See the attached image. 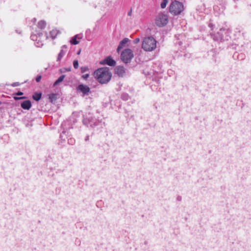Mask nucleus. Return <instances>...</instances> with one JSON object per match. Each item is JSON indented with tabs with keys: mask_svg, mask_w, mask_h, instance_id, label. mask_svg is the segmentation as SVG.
<instances>
[{
	"mask_svg": "<svg viewBox=\"0 0 251 251\" xmlns=\"http://www.w3.org/2000/svg\"><path fill=\"white\" fill-rule=\"evenodd\" d=\"M216 7H214V9L216 10Z\"/></svg>",
	"mask_w": 251,
	"mask_h": 251,
	"instance_id": "obj_43",
	"label": "nucleus"
},
{
	"mask_svg": "<svg viewBox=\"0 0 251 251\" xmlns=\"http://www.w3.org/2000/svg\"><path fill=\"white\" fill-rule=\"evenodd\" d=\"M46 25V23L44 20L39 21L38 23V28L40 29H44Z\"/></svg>",
	"mask_w": 251,
	"mask_h": 251,
	"instance_id": "obj_16",
	"label": "nucleus"
},
{
	"mask_svg": "<svg viewBox=\"0 0 251 251\" xmlns=\"http://www.w3.org/2000/svg\"><path fill=\"white\" fill-rule=\"evenodd\" d=\"M23 95V93L21 92H17V96H21Z\"/></svg>",
	"mask_w": 251,
	"mask_h": 251,
	"instance_id": "obj_32",
	"label": "nucleus"
},
{
	"mask_svg": "<svg viewBox=\"0 0 251 251\" xmlns=\"http://www.w3.org/2000/svg\"><path fill=\"white\" fill-rule=\"evenodd\" d=\"M211 36L214 41H222L224 40L223 37L220 32H218L217 35L211 34Z\"/></svg>",
	"mask_w": 251,
	"mask_h": 251,
	"instance_id": "obj_14",
	"label": "nucleus"
},
{
	"mask_svg": "<svg viewBox=\"0 0 251 251\" xmlns=\"http://www.w3.org/2000/svg\"><path fill=\"white\" fill-rule=\"evenodd\" d=\"M223 30L222 28L220 29V31L221 32Z\"/></svg>",
	"mask_w": 251,
	"mask_h": 251,
	"instance_id": "obj_44",
	"label": "nucleus"
},
{
	"mask_svg": "<svg viewBox=\"0 0 251 251\" xmlns=\"http://www.w3.org/2000/svg\"><path fill=\"white\" fill-rule=\"evenodd\" d=\"M80 52V50L78 51V52H77V54H79Z\"/></svg>",
	"mask_w": 251,
	"mask_h": 251,
	"instance_id": "obj_42",
	"label": "nucleus"
},
{
	"mask_svg": "<svg viewBox=\"0 0 251 251\" xmlns=\"http://www.w3.org/2000/svg\"><path fill=\"white\" fill-rule=\"evenodd\" d=\"M75 139L74 138H70L68 139V143L71 145H73L75 144Z\"/></svg>",
	"mask_w": 251,
	"mask_h": 251,
	"instance_id": "obj_24",
	"label": "nucleus"
},
{
	"mask_svg": "<svg viewBox=\"0 0 251 251\" xmlns=\"http://www.w3.org/2000/svg\"><path fill=\"white\" fill-rule=\"evenodd\" d=\"M57 94L52 93V94H50V95H49V98L50 102H54L57 99Z\"/></svg>",
	"mask_w": 251,
	"mask_h": 251,
	"instance_id": "obj_17",
	"label": "nucleus"
},
{
	"mask_svg": "<svg viewBox=\"0 0 251 251\" xmlns=\"http://www.w3.org/2000/svg\"><path fill=\"white\" fill-rule=\"evenodd\" d=\"M133 56V52L129 49H125L121 54V59L125 63H129Z\"/></svg>",
	"mask_w": 251,
	"mask_h": 251,
	"instance_id": "obj_5",
	"label": "nucleus"
},
{
	"mask_svg": "<svg viewBox=\"0 0 251 251\" xmlns=\"http://www.w3.org/2000/svg\"><path fill=\"white\" fill-rule=\"evenodd\" d=\"M1 101H0V105L1 104Z\"/></svg>",
	"mask_w": 251,
	"mask_h": 251,
	"instance_id": "obj_45",
	"label": "nucleus"
},
{
	"mask_svg": "<svg viewBox=\"0 0 251 251\" xmlns=\"http://www.w3.org/2000/svg\"><path fill=\"white\" fill-rule=\"evenodd\" d=\"M115 72L119 76L122 77L125 74V69L123 66H117L115 69Z\"/></svg>",
	"mask_w": 251,
	"mask_h": 251,
	"instance_id": "obj_10",
	"label": "nucleus"
},
{
	"mask_svg": "<svg viewBox=\"0 0 251 251\" xmlns=\"http://www.w3.org/2000/svg\"><path fill=\"white\" fill-rule=\"evenodd\" d=\"M168 22V16L166 14H160L155 19V24L159 27L165 25Z\"/></svg>",
	"mask_w": 251,
	"mask_h": 251,
	"instance_id": "obj_6",
	"label": "nucleus"
},
{
	"mask_svg": "<svg viewBox=\"0 0 251 251\" xmlns=\"http://www.w3.org/2000/svg\"><path fill=\"white\" fill-rule=\"evenodd\" d=\"M80 69L81 73H84L89 70V68L87 66L81 67Z\"/></svg>",
	"mask_w": 251,
	"mask_h": 251,
	"instance_id": "obj_25",
	"label": "nucleus"
},
{
	"mask_svg": "<svg viewBox=\"0 0 251 251\" xmlns=\"http://www.w3.org/2000/svg\"><path fill=\"white\" fill-rule=\"evenodd\" d=\"M12 86H16V83H13L12 84Z\"/></svg>",
	"mask_w": 251,
	"mask_h": 251,
	"instance_id": "obj_38",
	"label": "nucleus"
},
{
	"mask_svg": "<svg viewBox=\"0 0 251 251\" xmlns=\"http://www.w3.org/2000/svg\"><path fill=\"white\" fill-rule=\"evenodd\" d=\"M156 41L152 36L145 38L142 41V48L146 51H151L156 48Z\"/></svg>",
	"mask_w": 251,
	"mask_h": 251,
	"instance_id": "obj_2",
	"label": "nucleus"
},
{
	"mask_svg": "<svg viewBox=\"0 0 251 251\" xmlns=\"http://www.w3.org/2000/svg\"><path fill=\"white\" fill-rule=\"evenodd\" d=\"M89 140V136L88 135H87L86 137H85V141H87Z\"/></svg>",
	"mask_w": 251,
	"mask_h": 251,
	"instance_id": "obj_34",
	"label": "nucleus"
},
{
	"mask_svg": "<svg viewBox=\"0 0 251 251\" xmlns=\"http://www.w3.org/2000/svg\"><path fill=\"white\" fill-rule=\"evenodd\" d=\"M65 77V75H64L60 76L59 78L54 82L53 86H56L58 85L60 83L62 82Z\"/></svg>",
	"mask_w": 251,
	"mask_h": 251,
	"instance_id": "obj_18",
	"label": "nucleus"
},
{
	"mask_svg": "<svg viewBox=\"0 0 251 251\" xmlns=\"http://www.w3.org/2000/svg\"><path fill=\"white\" fill-rule=\"evenodd\" d=\"M181 199H182L181 197V196H178L177 197V198H176V200H177V201H181Z\"/></svg>",
	"mask_w": 251,
	"mask_h": 251,
	"instance_id": "obj_30",
	"label": "nucleus"
},
{
	"mask_svg": "<svg viewBox=\"0 0 251 251\" xmlns=\"http://www.w3.org/2000/svg\"><path fill=\"white\" fill-rule=\"evenodd\" d=\"M235 2L238 1L239 0H233Z\"/></svg>",
	"mask_w": 251,
	"mask_h": 251,
	"instance_id": "obj_39",
	"label": "nucleus"
},
{
	"mask_svg": "<svg viewBox=\"0 0 251 251\" xmlns=\"http://www.w3.org/2000/svg\"><path fill=\"white\" fill-rule=\"evenodd\" d=\"M94 74L98 81L101 84L107 83L111 78V73L107 67L97 69L95 71Z\"/></svg>",
	"mask_w": 251,
	"mask_h": 251,
	"instance_id": "obj_1",
	"label": "nucleus"
},
{
	"mask_svg": "<svg viewBox=\"0 0 251 251\" xmlns=\"http://www.w3.org/2000/svg\"><path fill=\"white\" fill-rule=\"evenodd\" d=\"M168 2V0H163L161 3V7L162 8H165Z\"/></svg>",
	"mask_w": 251,
	"mask_h": 251,
	"instance_id": "obj_23",
	"label": "nucleus"
},
{
	"mask_svg": "<svg viewBox=\"0 0 251 251\" xmlns=\"http://www.w3.org/2000/svg\"><path fill=\"white\" fill-rule=\"evenodd\" d=\"M67 47L66 45H63L62 47V49L63 50L64 48L65 49H67Z\"/></svg>",
	"mask_w": 251,
	"mask_h": 251,
	"instance_id": "obj_36",
	"label": "nucleus"
},
{
	"mask_svg": "<svg viewBox=\"0 0 251 251\" xmlns=\"http://www.w3.org/2000/svg\"><path fill=\"white\" fill-rule=\"evenodd\" d=\"M83 35L82 34H76L74 36L70 41L72 45H77L79 43V41L77 39L80 40L82 38Z\"/></svg>",
	"mask_w": 251,
	"mask_h": 251,
	"instance_id": "obj_11",
	"label": "nucleus"
},
{
	"mask_svg": "<svg viewBox=\"0 0 251 251\" xmlns=\"http://www.w3.org/2000/svg\"><path fill=\"white\" fill-rule=\"evenodd\" d=\"M100 63L101 64H106L110 66H114L116 65V61L110 56L106 57Z\"/></svg>",
	"mask_w": 251,
	"mask_h": 251,
	"instance_id": "obj_8",
	"label": "nucleus"
},
{
	"mask_svg": "<svg viewBox=\"0 0 251 251\" xmlns=\"http://www.w3.org/2000/svg\"><path fill=\"white\" fill-rule=\"evenodd\" d=\"M121 98L124 100H127L129 98V96L128 94L124 93L122 94Z\"/></svg>",
	"mask_w": 251,
	"mask_h": 251,
	"instance_id": "obj_22",
	"label": "nucleus"
},
{
	"mask_svg": "<svg viewBox=\"0 0 251 251\" xmlns=\"http://www.w3.org/2000/svg\"><path fill=\"white\" fill-rule=\"evenodd\" d=\"M41 77H42V76L41 75H38L37 76V77L36 78V81L37 82H39L41 80Z\"/></svg>",
	"mask_w": 251,
	"mask_h": 251,
	"instance_id": "obj_28",
	"label": "nucleus"
},
{
	"mask_svg": "<svg viewBox=\"0 0 251 251\" xmlns=\"http://www.w3.org/2000/svg\"><path fill=\"white\" fill-rule=\"evenodd\" d=\"M89 76V74H85V75H83L81 76V77L85 79V80H86Z\"/></svg>",
	"mask_w": 251,
	"mask_h": 251,
	"instance_id": "obj_27",
	"label": "nucleus"
},
{
	"mask_svg": "<svg viewBox=\"0 0 251 251\" xmlns=\"http://www.w3.org/2000/svg\"><path fill=\"white\" fill-rule=\"evenodd\" d=\"M21 106L25 110H29L31 107V103L29 100H26L21 103Z\"/></svg>",
	"mask_w": 251,
	"mask_h": 251,
	"instance_id": "obj_13",
	"label": "nucleus"
},
{
	"mask_svg": "<svg viewBox=\"0 0 251 251\" xmlns=\"http://www.w3.org/2000/svg\"><path fill=\"white\" fill-rule=\"evenodd\" d=\"M132 14V9H131L127 13V15L130 16Z\"/></svg>",
	"mask_w": 251,
	"mask_h": 251,
	"instance_id": "obj_31",
	"label": "nucleus"
},
{
	"mask_svg": "<svg viewBox=\"0 0 251 251\" xmlns=\"http://www.w3.org/2000/svg\"><path fill=\"white\" fill-rule=\"evenodd\" d=\"M46 39H48V36L47 35V34L46 33Z\"/></svg>",
	"mask_w": 251,
	"mask_h": 251,
	"instance_id": "obj_41",
	"label": "nucleus"
},
{
	"mask_svg": "<svg viewBox=\"0 0 251 251\" xmlns=\"http://www.w3.org/2000/svg\"><path fill=\"white\" fill-rule=\"evenodd\" d=\"M36 19L35 18H34V19H32V21L34 23H35L36 22Z\"/></svg>",
	"mask_w": 251,
	"mask_h": 251,
	"instance_id": "obj_37",
	"label": "nucleus"
},
{
	"mask_svg": "<svg viewBox=\"0 0 251 251\" xmlns=\"http://www.w3.org/2000/svg\"><path fill=\"white\" fill-rule=\"evenodd\" d=\"M183 4L177 0H174L171 2L169 6V11L174 15L180 14L183 10Z\"/></svg>",
	"mask_w": 251,
	"mask_h": 251,
	"instance_id": "obj_3",
	"label": "nucleus"
},
{
	"mask_svg": "<svg viewBox=\"0 0 251 251\" xmlns=\"http://www.w3.org/2000/svg\"><path fill=\"white\" fill-rule=\"evenodd\" d=\"M12 96H13V98L14 99V100H16V93H13V94H12Z\"/></svg>",
	"mask_w": 251,
	"mask_h": 251,
	"instance_id": "obj_35",
	"label": "nucleus"
},
{
	"mask_svg": "<svg viewBox=\"0 0 251 251\" xmlns=\"http://www.w3.org/2000/svg\"><path fill=\"white\" fill-rule=\"evenodd\" d=\"M60 32L58 30L56 29H53L50 31V35L52 39H54L55 38L56 36Z\"/></svg>",
	"mask_w": 251,
	"mask_h": 251,
	"instance_id": "obj_15",
	"label": "nucleus"
},
{
	"mask_svg": "<svg viewBox=\"0 0 251 251\" xmlns=\"http://www.w3.org/2000/svg\"><path fill=\"white\" fill-rule=\"evenodd\" d=\"M73 66L75 69H77L78 67V62L77 60H75L73 62Z\"/></svg>",
	"mask_w": 251,
	"mask_h": 251,
	"instance_id": "obj_26",
	"label": "nucleus"
},
{
	"mask_svg": "<svg viewBox=\"0 0 251 251\" xmlns=\"http://www.w3.org/2000/svg\"><path fill=\"white\" fill-rule=\"evenodd\" d=\"M35 45L37 47H41L43 45V43L41 41V38H39L37 41H35Z\"/></svg>",
	"mask_w": 251,
	"mask_h": 251,
	"instance_id": "obj_21",
	"label": "nucleus"
},
{
	"mask_svg": "<svg viewBox=\"0 0 251 251\" xmlns=\"http://www.w3.org/2000/svg\"><path fill=\"white\" fill-rule=\"evenodd\" d=\"M140 42V39L139 38H136L133 40V43L135 44H138Z\"/></svg>",
	"mask_w": 251,
	"mask_h": 251,
	"instance_id": "obj_29",
	"label": "nucleus"
},
{
	"mask_svg": "<svg viewBox=\"0 0 251 251\" xmlns=\"http://www.w3.org/2000/svg\"><path fill=\"white\" fill-rule=\"evenodd\" d=\"M129 41V40L127 38H125L123 39L119 43V45L117 48V51L118 52L126 46V45Z\"/></svg>",
	"mask_w": 251,
	"mask_h": 251,
	"instance_id": "obj_12",
	"label": "nucleus"
},
{
	"mask_svg": "<svg viewBox=\"0 0 251 251\" xmlns=\"http://www.w3.org/2000/svg\"><path fill=\"white\" fill-rule=\"evenodd\" d=\"M77 90L83 94V96L88 95L90 92V88L86 85L81 84L77 87Z\"/></svg>",
	"mask_w": 251,
	"mask_h": 251,
	"instance_id": "obj_7",
	"label": "nucleus"
},
{
	"mask_svg": "<svg viewBox=\"0 0 251 251\" xmlns=\"http://www.w3.org/2000/svg\"><path fill=\"white\" fill-rule=\"evenodd\" d=\"M41 96H42V94L41 93H35L33 95L32 98L35 100L38 101L41 99Z\"/></svg>",
	"mask_w": 251,
	"mask_h": 251,
	"instance_id": "obj_19",
	"label": "nucleus"
},
{
	"mask_svg": "<svg viewBox=\"0 0 251 251\" xmlns=\"http://www.w3.org/2000/svg\"><path fill=\"white\" fill-rule=\"evenodd\" d=\"M25 99V97H20V98L17 97V100H21V99Z\"/></svg>",
	"mask_w": 251,
	"mask_h": 251,
	"instance_id": "obj_33",
	"label": "nucleus"
},
{
	"mask_svg": "<svg viewBox=\"0 0 251 251\" xmlns=\"http://www.w3.org/2000/svg\"><path fill=\"white\" fill-rule=\"evenodd\" d=\"M83 123L87 127H91L92 128L99 126L100 127H102V126L101 122H100L95 118L92 117L88 118H84L83 121Z\"/></svg>",
	"mask_w": 251,
	"mask_h": 251,
	"instance_id": "obj_4",
	"label": "nucleus"
},
{
	"mask_svg": "<svg viewBox=\"0 0 251 251\" xmlns=\"http://www.w3.org/2000/svg\"><path fill=\"white\" fill-rule=\"evenodd\" d=\"M42 34V33L40 31L35 30L34 32H32L30 38L32 40L37 41L39 38H41Z\"/></svg>",
	"mask_w": 251,
	"mask_h": 251,
	"instance_id": "obj_9",
	"label": "nucleus"
},
{
	"mask_svg": "<svg viewBox=\"0 0 251 251\" xmlns=\"http://www.w3.org/2000/svg\"><path fill=\"white\" fill-rule=\"evenodd\" d=\"M65 51H64V50L63 49H61L60 52L59 53V54L58 55L57 61H60L61 60V59L63 58V57L64 56V55H65Z\"/></svg>",
	"mask_w": 251,
	"mask_h": 251,
	"instance_id": "obj_20",
	"label": "nucleus"
},
{
	"mask_svg": "<svg viewBox=\"0 0 251 251\" xmlns=\"http://www.w3.org/2000/svg\"><path fill=\"white\" fill-rule=\"evenodd\" d=\"M16 85H17V86H18L20 85V84L18 82H17Z\"/></svg>",
	"mask_w": 251,
	"mask_h": 251,
	"instance_id": "obj_40",
	"label": "nucleus"
}]
</instances>
